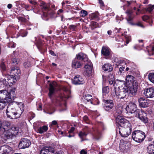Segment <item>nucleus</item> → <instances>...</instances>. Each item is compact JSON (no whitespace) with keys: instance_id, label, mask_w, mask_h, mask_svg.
<instances>
[{"instance_id":"1","label":"nucleus","mask_w":154,"mask_h":154,"mask_svg":"<svg viewBox=\"0 0 154 154\" xmlns=\"http://www.w3.org/2000/svg\"><path fill=\"white\" fill-rule=\"evenodd\" d=\"M126 81L128 85H125L119 94L116 91V94L118 97L124 98L127 95L132 97L136 94L137 88V85L136 81L132 75H128L126 78Z\"/></svg>"},{"instance_id":"2","label":"nucleus","mask_w":154,"mask_h":154,"mask_svg":"<svg viewBox=\"0 0 154 154\" xmlns=\"http://www.w3.org/2000/svg\"><path fill=\"white\" fill-rule=\"evenodd\" d=\"M116 123L120 125L119 127V133L121 136L127 137L129 136L131 132V124L126 119L122 116L119 115L116 118Z\"/></svg>"},{"instance_id":"3","label":"nucleus","mask_w":154,"mask_h":154,"mask_svg":"<svg viewBox=\"0 0 154 154\" xmlns=\"http://www.w3.org/2000/svg\"><path fill=\"white\" fill-rule=\"evenodd\" d=\"M127 112L133 113L136 111V116L145 123L148 121V119L146 116V114L144 112L139 110H137L136 104L130 102L125 108Z\"/></svg>"},{"instance_id":"4","label":"nucleus","mask_w":154,"mask_h":154,"mask_svg":"<svg viewBox=\"0 0 154 154\" xmlns=\"http://www.w3.org/2000/svg\"><path fill=\"white\" fill-rule=\"evenodd\" d=\"M22 108L18 107L17 111L12 105H9L6 110V113L7 117L11 119H16L20 117L24 109V105H22Z\"/></svg>"},{"instance_id":"5","label":"nucleus","mask_w":154,"mask_h":154,"mask_svg":"<svg viewBox=\"0 0 154 154\" xmlns=\"http://www.w3.org/2000/svg\"><path fill=\"white\" fill-rule=\"evenodd\" d=\"M2 137L5 140L11 138L18 133V129L15 126H12L8 130L3 131Z\"/></svg>"},{"instance_id":"6","label":"nucleus","mask_w":154,"mask_h":154,"mask_svg":"<svg viewBox=\"0 0 154 154\" xmlns=\"http://www.w3.org/2000/svg\"><path fill=\"white\" fill-rule=\"evenodd\" d=\"M133 139L136 142L140 143L144 140L146 135L145 133L140 130H135L134 131L132 134Z\"/></svg>"},{"instance_id":"7","label":"nucleus","mask_w":154,"mask_h":154,"mask_svg":"<svg viewBox=\"0 0 154 154\" xmlns=\"http://www.w3.org/2000/svg\"><path fill=\"white\" fill-rule=\"evenodd\" d=\"M12 98L9 96V92L6 90L0 91V100L3 103H8L12 102Z\"/></svg>"},{"instance_id":"8","label":"nucleus","mask_w":154,"mask_h":154,"mask_svg":"<svg viewBox=\"0 0 154 154\" xmlns=\"http://www.w3.org/2000/svg\"><path fill=\"white\" fill-rule=\"evenodd\" d=\"M54 149L51 146H45L43 147L40 151V154H63L61 151L56 152Z\"/></svg>"},{"instance_id":"9","label":"nucleus","mask_w":154,"mask_h":154,"mask_svg":"<svg viewBox=\"0 0 154 154\" xmlns=\"http://www.w3.org/2000/svg\"><path fill=\"white\" fill-rule=\"evenodd\" d=\"M125 83V82L124 81L119 80H116L114 82V84L113 86H114L115 89V93L116 95V97L117 98H120V99L123 98H120V97H118V96L116 94V91L119 93V94H120V92L121 91V90L122 88L120 89V88H121V87L124 85Z\"/></svg>"},{"instance_id":"10","label":"nucleus","mask_w":154,"mask_h":154,"mask_svg":"<svg viewBox=\"0 0 154 154\" xmlns=\"http://www.w3.org/2000/svg\"><path fill=\"white\" fill-rule=\"evenodd\" d=\"M57 86V83L55 81H53L52 82H51L50 83L48 89L49 92L48 94V95L50 98L51 99L52 97L54 94Z\"/></svg>"},{"instance_id":"11","label":"nucleus","mask_w":154,"mask_h":154,"mask_svg":"<svg viewBox=\"0 0 154 154\" xmlns=\"http://www.w3.org/2000/svg\"><path fill=\"white\" fill-rule=\"evenodd\" d=\"M85 63L84 68L85 70V75L88 76H90L92 73V65L89 60L87 61Z\"/></svg>"},{"instance_id":"12","label":"nucleus","mask_w":154,"mask_h":154,"mask_svg":"<svg viewBox=\"0 0 154 154\" xmlns=\"http://www.w3.org/2000/svg\"><path fill=\"white\" fill-rule=\"evenodd\" d=\"M143 94L147 98H152L154 97V89L152 87L146 88L144 90Z\"/></svg>"},{"instance_id":"13","label":"nucleus","mask_w":154,"mask_h":154,"mask_svg":"<svg viewBox=\"0 0 154 154\" xmlns=\"http://www.w3.org/2000/svg\"><path fill=\"white\" fill-rule=\"evenodd\" d=\"M12 151V148L7 145H4L0 147V154H11Z\"/></svg>"},{"instance_id":"14","label":"nucleus","mask_w":154,"mask_h":154,"mask_svg":"<svg viewBox=\"0 0 154 154\" xmlns=\"http://www.w3.org/2000/svg\"><path fill=\"white\" fill-rule=\"evenodd\" d=\"M30 144L29 140L27 139H22L19 143V146L20 149H25L28 147Z\"/></svg>"},{"instance_id":"15","label":"nucleus","mask_w":154,"mask_h":154,"mask_svg":"<svg viewBox=\"0 0 154 154\" xmlns=\"http://www.w3.org/2000/svg\"><path fill=\"white\" fill-rule=\"evenodd\" d=\"M104 108L106 110L108 111L111 109L114 105L113 101L111 100H104Z\"/></svg>"},{"instance_id":"16","label":"nucleus","mask_w":154,"mask_h":154,"mask_svg":"<svg viewBox=\"0 0 154 154\" xmlns=\"http://www.w3.org/2000/svg\"><path fill=\"white\" fill-rule=\"evenodd\" d=\"M125 13L127 14V17L126 19L127 20L128 23L131 25H133V23L132 21L133 19V17L132 16L133 11L132 10L130 9L128 10Z\"/></svg>"},{"instance_id":"17","label":"nucleus","mask_w":154,"mask_h":154,"mask_svg":"<svg viewBox=\"0 0 154 154\" xmlns=\"http://www.w3.org/2000/svg\"><path fill=\"white\" fill-rule=\"evenodd\" d=\"M85 82L83 79L79 75L75 76L72 81V83L75 85H81L84 84Z\"/></svg>"},{"instance_id":"18","label":"nucleus","mask_w":154,"mask_h":154,"mask_svg":"<svg viewBox=\"0 0 154 154\" xmlns=\"http://www.w3.org/2000/svg\"><path fill=\"white\" fill-rule=\"evenodd\" d=\"M10 73L12 75H14V76L18 78L20 76V70L19 68L17 67H14L11 68Z\"/></svg>"},{"instance_id":"19","label":"nucleus","mask_w":154,"mask_h":154,"mask_svg":"<svg viewBox=\"0 0 154 154\" xmlns=\"http://www.w3.org/2000/svg\"><path fill=\"white\" fill-rule=\"evenodd\" d=\"M140 106L142 107L145 108L148 106V103L147 101L144 98L140 97L138 100Z\"/></svg>"},{"instance_id":"20","label":"nucleus","mask_w":154,"mask_h":154,"mask_svg":"<svg viewBox=\"0 0 154 154\" xmlns=\"http://www.w3.org/2000/svg\"><path fill=\"white\" fill-rule=\"evenodd\" d=\"M76 59L82 60L84 62L88 61V59L86 55L81 53H79L76 56Z\"/></svg>"},{"instance_id":"21","label":"nucleus","mask_w":154,"mask_h":154,"mask_svg":"<svg viewBox=\"0 0 154 154\" xmlns=\"http://www.w3.org/2000/svg\"><path fill=\"white\" fill-rule=\"evenodd\" d=\"M82 66V64L76 58L72 60V66L73 68L77 69L80 68Z\"/></svg>"},{"instance_id":"22","label":"nucleus","mask_w":154,"mask_h":154,"mask_svg":"<svg viewBox=\"0 0 154 154\" xmlns=\"http://www.w3.org/2000/svg\"><path fill=\"white\" fill-rule=\"evenodd\" d=\"M1 126L0 127V131H3L7 130V128L9 127L10 125V123L8 122L5 121L2 123L1 122Z\"/></svg>"},{"instance_id":"23","label":"nucleus","mask_w":154,"mask_h":154,"mask_svg":"<svg viewBox=\"0 0 154 154\" xmlns=\"http://www.w3.org/2000/svg\"><path fill=\"white\" fill-rule=\"evenodd\" d=\"M103 69L105 71L110 72L112 71L113 68L112 66L109 63H106L103 66Z\"/></svg>"},{"instance_id":"24","label":"nucleus","mask_w":154,"mask_h":154,"mask_svg":"<svg viewBox=\"0 0 154 154\" xmlns=\"http://www.w3.org/2000/svg\"><path fill=\"white\" fill-rule=\"evenodd\" d=\"M102 137V135L100 131L97 130L93 135V138L96 140H98Z\"/></svg>"},{"instance_id":"25","label":"nucleus","mask_w":154,"mask_h":154,"mask_svg":"<svg viewBox=\"0 0 154 154\" xmlns=\"http://www.w3.org/2000/svg\"><path fill=\"white\" fill-rule=\"evenodd\" d=\"M101 53L104 56H108L110 54L109 49L107 47H103Z\"/></svg>"},{"instance_id":"26","label":"nucleus","mask_w":154,"mask_h":154,"mask_svg":"<svg viewBox=\"0 0 154 154\" xmlns=\"http://www.w3.org/2000/svg\"><path fill=\"white\" fill-rule=\"evenodd\" d=\"M48 129V127L47 126L44 125L38 128V132L40 134H42L47 131Z\"/></svg>"},{"instance_id":"27","label":"nucleus","mask_w":154,"mask_h":154,"mask_svg":"<svg viewBox=\"0 0 154 154\" xmlns=\"http://www.w3.org/2000/svg\"><path fill=\"white\" fill-rule=\"evenodd\" d=\"M147 151L149 154H154V145H149L147 147Z\"/></svg>"},{"instance_id":"28","label":"nucleus","mask_w":154,"mask_h":154,"mask_svg":"<svg viewBox=\"0 0 154 154\" xmlns=\"http://www.w3.org/2000/svg\"><path fill=\"white\" fill-rule=\"evenodd\" d=\"M123 106L122 105L119 104L118 106L116 109V112L118 113V114H120L122 113V112L123 111Z\"/></svg>"},{"instance_id":"29","label":"nucleus","mask_w":154,"mask_h":154,"mask_svg":"<svg viewBox=\"0 0 154 154\" xmlns=\"http://www.w3.org/2000/svg\"><path fill=\"white\" fill-rule=\"evenodd\" d=\"M108 81L110 85L114 84V78L113 75L110 74L108 77Z\"/></svg>"},{"instance_id":"30","label":"nucleus","mask_w":154,"mask_h":154,"mask_svg":"<svg viewBox=\"0 0 154 154\" xmlns=\"http://www.w3.org/2000/svg\"><path fill=\"white\" fill-rule=\"evenodd\" d=\"M149 79L154 83V73H150L148 75Z\"/></svg>"},{"instance_id":"31","label":"nucleus","mask_w":154,"mask_h":154,"mask_svg":"<svg viewBox=\"0 0 154 154\" xmlns=\"http://www.w3.org/2000/svg\"><path fill=\"white\" fill-rule=\"evenodd\" d=\"M9 96L11 97V98H12V97H14L15 96V89H11L10 92H9Z\"/></svg>"},{"instance_id":"32","label":"nucleus","mask_w":154,"mask_h":154,"mask_svg":"<svg viewBox=\"0 0 154 154\" xmlns=\"http://www.w3.org/2000/svg\"><path fill=\"white\" fill-rule=\"evenodd\" d=\"M85 98L87 100L88 102L90 101L91 103L92 104V101H91L92 99V96L90 94L86 95L85 96Z\"/></svg>"},{"instance_id":"33","label":"nucleus","mask_w":154,"mask_h":154,"mask_svg":"<svg viewBox=\"0 0 154 154\" xmlns=\"http://www.w3.org/2000/svg\"><path fill=\"white\" fill-rule=\"evenodd\" d=\"M40 5L42 6L43 8L46 11L48 10V8L46 5L43 2H41Z\"/></svg>"},{"instance_id":"34","label":"nucleus","mask_w":154,"mask_h":154,"mask_svg":"<svg viewBox=\"0 0 154 154\" xmlns=\"http://www.w3.org/2000/svg\"><path fill=\"white\" fill-rule=\"evenodd\" d=\"M6 82H7L8 84L10 85H11L15 83L13 77L12 78H11L9 81H6Z\"/></svg>"},{"instance_id":"35","label":"nucleus","mask_w":154,"mask_h":154,"mask_svg":"<svg viewBox=\"0 0 154 154\" xmlns=\"http://www.w3.org/2000/svg\"><path fill=\"white\" fill-rule=\"evenodd\" d=\"M109 91V89L107 86L103 88V92L105 94L108 93Z\"/></svg>"},{"instance_id":"36","label":"nucleus","mask_w":154,"mask_h":154,"mask_svg":"<svg viewBox=\"0 0 154 154\" xmlns=\"http://www.w3.org/2000/svg\"><path fill=\"white\" fill-rule=\"evenodd\" d=\"M91 28L92 29H94L97 27L98 23L95 22H92L91 23Z\"/></svg>"},{"instance_id":"37","label":"nucleus","mask_w":154,"mask_h":154,"mask_svg":"<svg viewBox=\"0 0 154 154\" xmlns=\"http://www.w3.org/2000/svg\"><path fill=\"white\" fill-rule=\"evenodd\" d=\"M81 16L82 17H85L88 15L87 12L84 10L81 11Z\"/></svg>"},{"instance_id":"38","label":"nucleus","mask_w":154,"mask_h":154,"mask_svg":"<svg viewBox=\"0 0 154 154\" xmlns=\"http://www.w3.org/2000/svg\"><path fill=\"white\" fill-rule=\"evenodd\" d=\"M125 38L126 40V43L127 44H128L131 41V37L129 35H125Z\"/></svg>"},{"instance_id":"39","label":"nucleus","mask_w":154,"mask_h":154,"mask_svg":"<svg viewBox=\"0 0 154 154\" xmlns=\"http://www.w3.org/2000/svg\"><path fill=\"white\" fill-rule=\"evenodd\" d=\"M79 136L81 138H82L85 137L87 135V134L85 132H80L79 134Z\"/></svg>"},{"instance_id":"40","label":"nucleus","mask_w":154,"mask_h":154,"mask_svg":"<svg viewBox=\"0 0 154 154\" xmlns=\"http://www.w3.org/2000/svg\"><path fill=\"white\" fill-rule=\"evenodd\" d=\"M139 43H141L142 44H140V45H139V46L136 45V46H134V48L135 49H137L138 48H140L141 47L143 46V40H139Z\"/></svg>"},{"instance_id":"41","label":"nucleus","mask_w":154,"mask_h":154,"mask_svg":"<svg viewBox=\"0 0 154 154\" xmlns=\"http://www.w3.org/2000/svg\"><path fill=\"white\" fill-rule=\"evenodd\" d=\"M62 89L64 91L67 93V94H69L70 93V92L69 89L67 87L64 86L63 88Z\"/></svg>"},{"instance_id":"42","label":"nucleus","mask_w":154,"mask_h":154,"mask_svg":"<svg viewBox=\"0 0 154 154\" xmlns=\"http://www.w3.org/2000/svg\"><path fill=\"white\" fill-rule=\"evenodd\" d=\"M7 103H3L2 101L0 100V110H2L5 107L4 104Z\"/></svg>"},{"instance_id":"43","label":"nucleus","mask_w":154,"mask_h":154,"mask_svg":"<svg viewBox=\"0 0 154 154\" xmlns=\"http://www.w3.org/2000/svg\"><path fill=\"white\" fill-rule=\"evenodd\" d=\"M23 66L26 68H27L30 66L31 65L29 62H27L24 63Z\"/></svg>"},{"instance_id":"44","label":"nucleus","mask_w":154,"mask_h":154,"mask_svg":"<svg viewBox=\"0 0 154 154\" xmlns=\"http://www.w3.org/2000/svg\"><path fill=\"white\" fill-rule=\"evenodd\" d=\"M83 120L86 123H89L90 122L89 120L88 119L87 116H84V117H83Z\"/></svg>"},{"instance_id":"45","label":"nucleus","mask_w":154,"mask_h":154,"mask_svg":"<svg viewBox=\"0 0 154 154\" xmlns=\"http://www.w3.org/2000/svg\"><path fill=\"white\" fill-rule=\"evenodd\" d=\"M154 8V5L149 6L146 10V11L149 12H151Z\"/></svg>"},{"instance_id":"46","label":"nucleus","mask_w":154,"mask_h":154,"mask_svg":"<svg viewBox=\"0 0 154 154\" xmlns=\"http://www.w3.org/2000/svg\"><path fill=\"white\" fill-rule=\"evenodd\" d=\"M13 75H7L6 76V79H5V81L6 82V81H8L10 80L11 78H12L13 77Z\"/></svg>"},{"instance_id":"47","label":"nucleus","mask_w":154,"mask_h":154,"mask_svg":"<svg viewBox=\"0 0 154 154\" xmlns=\"http://www.w3.org/2000/svg\"><path fill=\"white\" fill-rule=\"evenodd\" d=\"M121 2H122L124 3L125 4L124 5H126V4H128V5L129 6L131 4L130 2L125 1V0H121Z\"/></svg>"},{"instance_id":"48","label":"nucleus","mask_w":154,"mask_h":154,"mask_svg":"<svg viewBox=\"0 0 154 154\" xmlns=\"http://www.w3.org/2000/svg\"><path fill=\"white\" fill-rule=\"evenodd\" d=\"M125 144L124 141L123 140H120L119 147H121V148H122V147L125 146Z\"/></svg>"},{"instance_id":"49","label":"nucleus","mask_w":154,"mask_h":154,"mask_svg":"<svg viewBox=\"0 0 154 154\" xmlns=\"http://www.w3.org/2000/svg\"><path fill=\"white\" fill-rule=\"evenodd\" d=\"M12 63L16 65L18 63V61L17 60V58H13L12 60Z\"/></svg>"},{"instance_id":"50","label":"nucleus","mask_w":154,"mask_h":154,"mask_svg":"<svg viewBox=\"0 0 154 154\" xmlns=\"http://www.w3.org/2000/svg\"><path fill=\"white\" fill-rule=\"evenodd\" d=\"M20 33L21 34V35L23 37L26 36L27 35V32H22V31L20 32Z\"/></svg>"},{"instance_id":"51","label":"nucleus","mask_w":154,"mask_h":154,"mask_svg":"<svg viewBox=\"0 0 154 154\" xmlns=\"http://www.w3.org/2000/svg\"><path fill=\"white\" fill-rule=\"evenodd\" d=\"M149 17L147 16H144L142 17V19L143 21H146L149 19Z\"/></svg>"},{"instance_id":"52","label":"nucleus","mask_w":154,"mask_h":154,"mask_svg":"<svg viewBox=\"0 0 154 154\" xmlns=\"http://www.w3.org/2000/svg\"><path fill=\"white\" fill-rule=\"evenodd\" d=\"M101 6H104V3L102 0H98Z\"/></svg>"},{"instance_id":"53","label":"nucleus","mask_w":154,"mask_h":154,"mask_svg":"<svg viewBox=\"0 0 154 154\" xmlns=\"http://www.w3.org/2000/svg\"><path fill=\"white\" fill-rule=\"evenodd\" d=\"M1 68H2L3 70H5V66L4 64L3 63H2L1 65Z\"/></svg>"},{"instance_id":"54","label":"nucleus","mask_w":154,"mask_h":154,"mask_svg":"<svg viewBox=\"0 0 154 154\" xmlns=\"http://www.w3.org/2000/svg\"><path fill=\"white\" fill-rule=\"evenodd\" d=\"M75 130V128L74 127H72L71 128V129L69 130V133H72L73 131Z\"/></svg>"},{"instance_id":"55","label":"nucleus","mask_w":154,"mask_h":154,"mask_svg":"<svg viewBox=\"0 0 154 154\" xmlns=\"http://www.w3.org/2000/svg\"><path fill=\"white\" fill-rule=\"evenodd\" d=\"M87 152L85 150L82 149L80 152V154H86Z\"/></svg>"},{"instance_id":"56","label":"nucleus","mask_w":154,"mask_h":154,"mask_svg":"<svg viewBox=\"0 0 154 154\" xmlns=\"http://www.w3.org/2000/svg\"><path fill=\"white\" fill-rule=\"evenodd\" d=\"M75 25H71L69 26V28L71 29H74L75 28Z\"/></svg>"},{"instance_id":"57","label":"nucleus","mask_w":154,"mask_h":154,"mask_svg":"<svg viewBox=\"0 0 154 154\" xmlns=\"http://www.w3.org/2000/svg\"><path fill=\"white\" fill-rule=\"evenodd\" d=\"M29 7V6L28 5H26L25 6V8L26 9V10L28 11H29L30 10H29L28 9Z\"/></svg>"},{"instance_id":"58","label":"nucleus","mask_w":154,"mask_h":154,"mask_svg":"<svg viewBox=\"0 0 154 154\" xmlns=\"http://www.w3.org/2000/svg\"><path fill=\"white\" fill-rule=\"evenodd\" d=\"M20 124V126H22H22H23L25 125H26V123L24 121H23L22 122L21 124Z\"/></svg>"},{"instance_id":"59","label":"nucleus","mask_w":154,"mask_h":154,"mask_svg":"<svg viewBox=\"0 0 154 154\" xmlns=\"http://www.w3.org/2000/svg\"><path fill=\"white\" fill-rule=\"evenodd\" d=\"M57 124V121L54 120L52 122V124L54 125H56Z\"/></svg>"},{"instance_id":"60","label":"nucleus","mask_w":154,"mask_h":154,"mask_svg":"<svg viewBox=\"0 0 154 154\" xmlns=\"http://www.w3.org/2000/svg\"><path fill=\"white\" fill-rule=\"evenodd\" d=\"M12 5L11 4H9L8 5L7 7L8 8L10 9L12 8Z\"/></svg>"},{"instance_id":"61","label":"nucleus","mask_w":154,"mask_h":154,"mask_svg":"<svg viewBox=\"0 0 154 154\" xmlns=\"http://www.w3.org/2000/svg\"><path fill=\"white\" fill-rule=\"evenodd\" d=\"M137 25L139 26H140L141 27H143V25L141 23H138L137 24Z\"/></svg>"},{"instance_id":"62","label":"nucleus","mask_w":154,"mask_h":154,"mask_svg":"<svg viewBox=\"0 0 154 154\" xmlns=\"http://www.w3.org/2000/svg\"><path fill=\"white\" fill-rule=\"evenodd\" d=\"M50 52L51 55H54V56L55 55V54H55L53 51H50Z\"/></svg>"},{"instance_id":"63","label":"nucleus","mask_w":154,"mask_h":154,"mask_svg":"<svg viewBox=\"0 0 154 154\" xmlns=\"http://www.w3.org/2000/svg\"><path fill=\"white\" fill-rule=\"evenodd\" d=\"M112 33V31L110 30H109L107 32V33L109 35H110Z\"/></svg>"},{"instance_id":"64","label":"nucleus","mask_w":154,"mask_h":154,"mask_svg":"<svg viewBox=\"0 0 154 154\" xmlns=\"http://www.w3.org/2000/svg\"><path fill=\"white\" fill-rule=\"evenodd\" d=\"M30 3L34 5H35L36 4V2H32V1H31L30 2Z\"/></svg>"}]
</instances>
